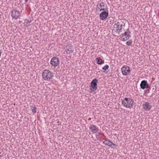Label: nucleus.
<instances>
[{"mask_svg": "<svg viewBox=\"0 0 159 159\" xmlns=\"http://www.w3.org/2000/svg\"><path fill=\"white\" fill-rule=\"evenodd\" d=\"M123 27H125V25L122 23L118 22L115 24L114 25L113 29L112 30V33L116 36L119 35V33L121 32L123 30Z\"/></svg>", "mask_w": 159, "mask_h": 159, "instance_id": "nucleus-1", "label": "nucleus"}, {"mask_svg": "<svg viewBox=\"0 0 159 159\" xmlns=\"http://www.w3.org/2000/svg\"><path fill=\"white\" fill-rule=\"evenodd\" d=\"M42 76L44 80L49 81L53 77V73L49 70H45L42 73Z\"/></svg>", "mask_w": 159, "mask_h": 159, "instance_id": "nucleus-2", "label": "nucleus"}, {"mask_svg": "<svg viewBox=\"0 0 159 159\" xmlns=\"http://www.w3.org/2000/svg\"><path fill=\"white\" fill-rule=\"evenodd\" d=\"M134 102L132 100L129 98H125L122 101V105L127 108L131 109L133 107Z\"/></svg>", "mask_w": 159, "mask_h": 159, "instance_id": "nucleus-3", "label": "nucleus"}, {"mask_svg": "<svg viewBox=\"0 0 159 159\" xmlns=\"http://www.w3.org/2000/svg\"><path fill=\"white\" fill-rule=\"evenodd\" d=\"M97 82L98 80L96 79L93 80L91 82L90 86L91 92H93L97 89Z\"/></svg>", "mask_w": 159, "mask_h": 159, "instance_id": "nucleus-4", "label": "nucleus"}, {"mask_svg": "<svg viewBox=\"0 0 159 159\" xmlns=\"http://www.w3.org/2000/svg\"><path fill=\"white\" fill-rule=\"evenodd\" d=\"M121 71L123 75H128L130 72L129 68L126 66H125L122 68Z\"/></svg>", "mask_w": 159, "mask_h": 159, "instance_id": "nucleus-5", "label": "nucleus"}, {"mask_svg": "<svg viewBox=\"0 0 159 159\" xmlns=\"http://www.w3.org/2000/svg\"><path fill=\"white\" fill-rule=\"evenodd\" d=\"M59 63V60L58 58L53 57L51 60V64L54 67L58 66Z\"/></svg>", "mask_w": 159, "mask_h": 159, "instance_id": "nucleus-6", "label": "nucleus"}, {"mask_svg": "<svg viewBox=\"0 0 159 159\" xmlns=\"http://www.w3.org/2000/svg\"><path fill=\"white\" fill-rule=\"evenodd\" d=\"M129 31L125 32L122 34L121 37V39L123 41H125L129 39L130 37Z\"/></svg>", "mask_w": 159, "mask_h": 159, "instance_id": "nucleus-7", "label": "nucleus"}, {"mask_svg": "<svg viewBox=\"0 0 159 159\" xmlns=\"http://www.w3.org/2000/svg\"><path fill=\"white\" fill-rule=\"evenodd\" d=\"M20 11L16 10H13L12 11L11 16L13 18L16 19L20 16Z\"/></svg>", "mask_w": 159, "mask_h": 159, "instance_id": "nucleus-8", "label": "nucleus"}, {"mask_svg": "<svg viewBox=\"0 0 159 159\" xmlns=\"http://www.w3.org/2000/svg\"><path fill=\"white\" fill-rule=\"evenodd\" d=\"M140 86L143 89L149 88V85L148 84L147 81L146 80H144L142 81Z\"/></svg>", "mask_w": 159, "mask_h": 159, "instance_id": "nucleus-9", "label": "nucleus"}, {"mask_svg": "<svg viewBox=\"0 0 159 159\" xmlns=\"http://www.w3.org/2000/svg\"><path fill=\"white\" fill-rule=\"evenodd\" d=\"M89 128L93 133H95L97 132L98 130V127L95 125H92L90 126Z\"/></svg>", "mask_w": 159, "mask_h": 159, "instance_id": "nucleus-10", "label": "nucleus"}, {"mask_svg": "<svg viewBox=\"0 0 159 159\" xmlns=\"http://www.w3.org/2000/svg\"><path fill=\"white\" fill-rule=\"evenodd\" d=\"M108 13L105 11H103L100 15V19L102 20H104L108 17Z\"/></svg>", "mask_w": 159, "mask_h": 159, "instance_id": "nucleus-11", "label": "nucleus"}, {"mask_svg": "<svg viewBox=\"0 0 159 159\" xmlns=\"http://www.w3.org/2000/svg\"><path fill=\"white\" fill-rule=\"evenodd\" d=\"M73 52V47L71 46L68 45L66 46V49L65 51V52H66V54H70Z\"/></svg>", "mask_w": 159, "mask_h": 159, "instance_id": "nucleus-12", "label": "nucleus"}, {"mask_svg": "<svg viewBox=\"0 0 159 159\" xmlns=\"http://www.w3.org/2000/svg\"><path fill=\"white\" fill-rule=\"evenodd\" d=\"M103 143L106 145L111 147L112 148H115L116 145L109 140H105L103 142Z\"/></svg>", "mask_w": 159, "mask_h": 159, "instance_id": "nucleus-13", "label": "nucleus"}, {"mask_svg": "<svg viewBox=\"0 0 159 159\" xmlns=\"http://www.w3.org/2000/svg\"><path fill=\"white\" fill-rule=\"evenodd\" d=\"M143 106L144 109L145 110H150L151 107L150 104L148 102H145Z\"/></svg>", "mask_w": 159, "mask_h": 159, "instance_id": "nucleus-14", "label": "nucleus"}, {"mask_svg": "<svg viewBox=\"0 0 159 159\" xmlns=\"http://www.w3.org/2000/svg\"><path fill=\"white\" fill-rule=\"evenodd\" d=\"M105 6L104 3L103 2L100 3L97 6V9L98 8L100 10V11L102 10H104L105 8L103 7Z\"/></svg>", "mask_w": 159, "mask_h": 159, "instance_id": "nucleus-15", "label": "nucleus"}, {"mask_svg": "<svg viewBox=\"0 0 159 159\" xmlns=\"http://www.w3.org/2000/svg\"><path fill=\"white\" fill-rule=\"evenodd\" d=\"M96 61L98 64H102L104 63V61L102 60L101 59L98 58H97L96 59Z\"/></svg>", "mask_w": 159, "mask_h": 159, "instance_id": "nucleus-16", "label": "nucleus"}, {"mask_svg": "<svg viewBox=\"0 0 159 159\" xmlns=\"http://www.w3.org/2000/svg\"><path fill=\"white\" fill-rule=\"evenodd\" d=\"M31 21V20H28L27 19H26L25 20V22H24V24L25 25H26L27 26H28V24L30 23Z\"/></svg>", "mask_w": 159, "mask_h": 159, "instance_id": "nucleus-17", "label": "nucleus"}, {"mask_svg": "<svg viewBox=\"0 0 159 159\" xmlns=\"http://www.w3.org/2000/svg\"><path fill=\"white\" fill-rule=\"evenodd\" d=\"M132 43V40L131 39H130V40H129L128 41L126 42V44L127 45L131 46V45Z\"/></svg>", "mask_w": 159, "mask_h": 159, "instance_id": "nucleus-18", "label": "nucleus"}, {"mask_svg": "<svg viewBox=\"0 0 159 159\" xmlns=\"http://www.w3.org/2000/svg\"><path fill=\"white\" fill-rule=\"evenodd\" d=\"M36 107H32L31 108V110L32 111V112L34 113H35L36 112Z\"/></svg>", "mask_w": 159, "mask_h": 159, "instance_id": "nucleus-19", "label": "nucleus"}, {"mask_svg": "<svg viewBox=\"0 0 159 159\" xmlns=\"http://www.w3.org/2000/svg\"><path fill=\"white\" fill-rule=\"evenodd\" d=\"M109 68L108 65H106L103 67L102 68V69L105 70H107Z\"/></svg>", "mask_w": 159, "mask_h": 159, "instance_id": "nucleus-20", "label": "nucleus"}, {"mask_svg": "<svg viewBox=\"0 0 159 159\" xmlns=\"http://www.w3.org/2000/svg\"><path fill=\"white\" fill-rule=\"evenodd\" d=\"M28 0H25V2H26L28 1Z\"/></svg>", "mask_w": 159, "mask_h": 159, "instance_id": "nucleus-21", "label": "nucleus"}]
</instances>
